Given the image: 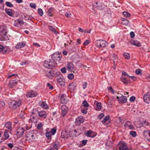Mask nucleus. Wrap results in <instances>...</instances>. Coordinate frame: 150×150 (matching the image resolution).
<instances>
[{
    "mask_svg": "<svg viewBox=\"0 0 150 150\" xmlns=\"http://www.w3.org/2000/svg\"><path fill=\"white\" fill-rule=\"evenodd\" d=\"M56 64L55 61L53 60L48 59L45 61L43 65L46 68L52 69L56 67Z\"/></svg>",
    "mask_w": 150,
    "mask_h": 150,
    "instance_id": "obj_1",
    "label": "nucleus"
},
{
    "mask_svg": "<svg viewBox=\"0 0 150 150\" xmlns=\"http://www.w3.org/2000/svg\"><path fill=\"white\" fill-rule=\"evenodd\" d=\"M21 104V100L18 101L13 100L10 103V107L13 109H16Z\"/></svg>",
    "mask_w": 150,
    "mask_h": 150,
    "instance_id": "obj_2",
    "label": "nucleus"
},
{
    "mask_svg": "<svg viewBox=\"0 0 150 150\" xmlns=\"http://www.w3.org/2000/svg\"><path fill=\"white\" fill-rule=\"evenodd\" d=\"M108 45V43L102 40H97L96 41V46L99 48L105 47Z\"/></svg>",
    "mask_w": 150,
    "mask_h": 150,
    "instance_id": "obj_3",
    "label": "nucleus"
},
{
    "mask_svg": "<svg viewBox=\"0 0 150 150\" xmlns=\"http://www.w3.org/2000/svg\"><path fill=\"white\" fill-rule=\"evenodd\" d=\"M37 110L35 109L33 110L30 115V118L29 120V122H35L37 121Z\"/></svg>",
    "mask_w": 150,
    "mask_h": 150,
    "instance_id": "obj_4",
    "label": "nucleus"
},
{
    "mask_svg": "<svg viewBox=\"0 0 150 150\" xmlns=\"http://www.w3.org/2000/svg\"><path fill=\"white\" fill-rule=\"evenodd\" d=\"M36 136L35 134L30 132L26 135V139L30 142H33L35 140Z\"/></svg>",
    "mask_w": 150,
    "mask_h": 150,
    "instance_id": "obj_5",
    "label": "nucleus"
},
{
    "mask_svg": "<svg viewBox=\"0 0 150 150\" xmlns=\"http://www.w3.org/2000/svg\"><path fill=\"white\" fill-rule=\"evenodd\" d=\"M52 60H53L54 61H55V60H56L59 62L61 59L62 56L59 53L58 54L55 53L52 55Z\"/></svg>",
    "mask_w": 150,
    "mask_h": 150,
    "instance_id": "obj_6",
    "label": "nucleus"
},
{
    "mask_svg": "<svg viewBox=\"0 0 150 150\" xmlns=\"http://www.w3.org/2000/svg\"><path fill=\"white\" fill-rule=\"evenodd\" d=\"M62 110L61 115L63 116H65L68 113L69 111L68 108L65 105H63L61 107Z\"/></svg>",
    "mask_w": 150,
    "mask_h": 150,
    "instance_id": "obj_7",
    "label": "nucleus"
},
{
    "mask_svg": "<svg viewBox=\"0 0 150 150\" xmlns=\"http://www.w3.org/2000/svg\"><path fill=\"white\" fill-rule=\"evenodd\" d=\"M118 147L120 150H127L128 149L126 143L124 142L119 143L118 145Z\"/></svg>",
    "mask_w": 150,
    "mask_h": 150,
    "instance_id": "obj_8",
    "label": "nucleus"
},
{
    "mask_svg": "<svg viewBox=\"0 0 150 150\" xmlns=\"http://www.w3.org/2000/svg\"><path fill=\"white\" fill-rule=\"evenodd\" d=\"M36 113L39 117L43 119H45L47 115V113L45 111H41L40 112H38L37 110Z\"/></svg>",
    "mask_w": 150,
    "mask_h": 150,
    "instance_id": "obj_9",
    "label": "nucleus"
},
{
    "mask_svg": "<svg viewBox=\"0 0 150 150\" xmlns=\"http://www.w3.org/2000/svg\"><path fill=\"white\" fill-rule=\"evenodd\" d=\"M24 131V128L22 127H19L17 130V136L19 137H21L23 135Z\"/></svg>",
    "mask_w": 150,
    "mask_h": 150,
    "instance_id": "obj_10",
    "label": "nucleus"
},
{
    "mask_svg": "<svg viewBox=\"0 0 150 150\" xmlns=\"http://www.w3.org/2000/svg\"><path fill=\"white\" fill-rule=\"evenodd\" d=\"M86 135L89 137L93 138L96 135V134L92 131H87L85 133Z\"/></svg>",
    "mask_w": 150,
    "mask_h": 150,
    "instance_id": "obj_11",
    "label": "nucleus"
},
{
    "mask_svg": "<svg viewBox=\"0 0 150 150\" xmlns=\"http://www.w3.org/2000/svg\"><path fill=\"white\" fill-rule=\"evenodd\" d=\"M67 68L68 70L74 72V71L75 70V69L74 65L72 63L70 62L68 63Z\"/></svg>",
    "mask_w": 150,
    "mask_h": 150,
    "instance_id": "obj_12",
    "label": "nucleus"
},
{
    "mask_svg": "<svg viewBox=\"0 0 150 150\" xmlns=\"http://www.w3.org/2000/svg\"><path fill=\"white\" fill-rule=\"evenodd\" d=\"M84 122V119L83 117L80 116H79L76 119L75 123L77 125H79L82 123Z\"/></svg>",
    "mask_w": 150,
    "mask_h": 150,
    "instance_id": "obj_13",
    "label": "nucleus"
},
{
    "mask_svg": "<svg viewBox=\"0 0 150 150\" xmlns=\"http://www.w3.org/2000/svg\"><path fill=\"white\" fill-rule=\"evenodd\" d=\"M37 95L38 93L36 92L32 91L28 93L26 96L28 97H33L36 96Z\"/></svg>",
    "mask_w": 150,
    "mask_h": 150,
    "instance_id": "obj_14",
    "label": "nucleus"
},
{
    "mask_svg": "<svg viewBox=\"0 0 150 150\" xmlns=\"http://www.w3.org/2000/svg\"><path fill=\"white\" fill-rule=\"evenodd\" d=\"M68 132L66 130H63L61 133V137L62 138L67 139L69 136Z\"/></svg>",
    "mask_w": 150,
    "mask_h": 150,
    "instance_id": "obj_15",
    "label": "nucleus"
},
{
    "mask_svg": "<svg viewBox=\"0 0 150 150\" xmlns=\"http://www.w3.org/2000/svg\"><path fill=\"white\" fill-rule=\"evenodd\" d=\"M59 75V76H58V75L57 76L58 77L57 78V82L61 85H64V78L63 76L61 77L60 75Z\"/></svg>",
    "mask_w": 150,
    "mask_h": 150,
    "instance_id": "obj_16",
    "label": "nucleus"
},
{
    "mask_svg": "<svg viewBox=\"0 0 150 150\" xmlns=\"http://www.w3.org/2000/svg\"><path fill=\"white\" fill-rule=\"evenodd\" d=\"M144 100L145 103H149L150 101V98L148 93H147L144 94Z\"/></svg>",
    "mask_w": 150,
    "mask_h": 150,
    "instance_id": "obj_17",
    "label": "nucleus"
},
{
    "mask_svg": "<svg viewBox=\"0 0 150 150\" xmlns=\"http://www.w3.org/2000/svg\"><path fill=\"white\" fill-rule=\"evenodd\" d=\"M39 105L42 108L45 109L48 108V107L47 103L45 102L40 101L39 103Z\"/></svg>",
    "mask_w": 150,
    "mask_h": 150,
    "instance_id": "obj_18",
    "label": "nucleus"
},
{
    "mask_svg": "<svg viewBox=\"0 0 150 150\" xmlns=\"http://www.w3.org/2000/svg\"><path fill=\"white\" fill-rule=\"evenodd\" d=\"M127 98L126 96H122L119 97V99L118 101L119 102L122 103H125L127 102Z\"/></svg>",
    "mask_w": 150,
    "mask_h": 150,
    "instance_id": "obj_19",
    "label": "nucleus"
},
{
    "mask_svg": "<svg viewBox=\"0 0 150 150\" xmlns=\"http://www.w3.org/2000/svg\"><path fill=\"white\" fill-rule=\"evenodd\" d=\"M24 22L23 20L21 19H18L15 21V23H14V25L16 26H18V24L21 25H23Z\"/></svg>",
    "mask_w": 150,
    "mask_h": 150,
    "instance_id": "obj_20",
    "label": "nucleus"
},
{
    "mask_svg": "<svg viewBox=\"0 0 150 150\" xmlns=\"http://www.w3.org/2000/svg\"><path fill=\"white\" fill-rule=\"evenodd\" d=\"M17 81L16 80L10 81L8 83L9 86L12 88L17 84Z\"/></svg>",
    "mask_w": 150,
    "mask_h": 150,
    "instance_id": "obj_21",
    "label": "nucleus"
},
{
    "mask_svg": "<svg viewBox=\"0 0 150 150\" xmlns=\"http://www.w3.org/2000/svg\"><path fill=\"white\" fill-rule=\"evenodd\" d=\"M109 119V115L106 116L104 118L103 120L102 121V123L105 125H108V122L109 123V121L108 120Z\"/></svg>",
    "mask_w": 150,
    "mask_h": 150,
    "instance_id": "obj_22",
    "label": "nucleus"
},
{
    "mask_svg": "<svg viewBox=\"0 0 150 150\" xmlns=\"http://www.w3.org/2000/svg\"><path fill=\"white\" fill-rule=\"evenodd\" d=\"M121 81L125 84L127 85L129 83V80L127 79L123 76H122L121 79Z\"/></svg>",
    "mask_w": 150,
    "mask_h": 150,
    "instance_id": "obj_23",
    "label": "nucleus"
},
{
    "mask_svg": "<svg viewBox=\"0 0 150 150\" xmlns=\"http://www.w3.org/2000/svg\"><path fill=\"white\" fill-rule=\"evenodd\" d=\"M49 73L50 74V76H49L50 79H52L53 76H55L60 74V73L59 72H56L55 74L54 72L51 71H49Z\"/></svg>",
    "mask_w": 150,
    "mask_h": 150,
    "instance_id": "obj_24",
    "label": "nucleus"
},
{
    "mask_svg": "<svg viewBox=\"0 0 150 150\" xmlns=\"http://www.w3.org/2000/svg\"><path fill=\"white\" fill-rule=\"evenodd\" d=\"M13 10L11 9H8L6 8L5 9V11L6 13L9 16L13 17V15H12Z\"/></svg>",
    "mask_w": 150,
    "mask_h": 150,
    "instance_id": "obj_25",
    "label": "nucleus"
},
{
    "mask_svg": "<svg viewBox=\"0 0 150 150\" xmlns=\"http://www.w3.org/2000/svg\"><path fill=\"white\" fill-rule=\"evenodd\" d=\"M66 97L64 95H62L61 97L60 101V102L63 104L66 103L67 100L66 99Z\"/></svg>",
    "mask_w": 150,
    "mask_h": 150,
    "instance_id": "obj_26",
    "label": "nucleus"
},
{
    "mask_svg": "<svg viewBox=\"0 0 150 150\" xmlns=\"http://www.w3.org/2000/svg\"><path fill=\"white\" fill-rule=\"evenodd\" d=\"M54 10V9L53 8H50L48 9L47 12V15L48 16H52L53 14V12Z\"/></svg>",
    "mask_w": 150,
    "mask_h": 150,
    "instance_id": "obj_27",
    "label": "nucleus"
},
{
    "mask_svg": "<svg viewBox=\"0 0 150 150\" xmlns=\"http://www.w3.org/2000/svg\"><path fill=\"white\" fill-rule=\"evenodd\" d=\"M25 45L26 44L24 42H20L16 45V48L17 49L21 48L24 47Z\"/></svg>",
    "mask_w": 150,
    "mask_h": 150,
    "instance_id": "obj_28",
    "label": "nucleus"
},
{
    "mask_svg": "<svg viewBox=\"0 0 150 150\" xmlns=\"http://www.w3.org/2000/svg\"><path fill=\"white\" fill-rule=\"evenodd\" d=\"M131 44L132 45L138 47H140L141 45L140 43L137 40H132L131 42Z\"/></svg>",
    "mask_w": 150,
    "mask_h": 150,
    "instance_id": "obj_29",
    "label": "nucleus"
},
{
    "mask_svg": "<svg viewBox=\"0 0 150 150\" xmlns=\"http://www.w3.org/2000/svg\"><path fill=\"white\" fill-rule=\"evenodd\" d=\"M5 127L11 131L12 130V123L11 122H8L5 125Z\"/></svg>",
    "mask_w": 150,
    "mask_h": 150,
    "instance_id": "obj_30",
    "label": "nucleus"
},
{
    "mask_svg": "<svg viewBox=\"0 0 150 150\" xmlns=\"http://www.w3.org/2000/svg\"><path fill=\"white\" fill-rule=\"evenodd\" d=\"M6 52V49L5 48L1 45H0V52L2 54H4Z\"/></svg>",
    "mask_w": 150,
    "mask_h": 150,
    "instance_id": "obj_31",
    "label": "nucleus"
},
{
    "mask_svg": "<svg viewBox=\"0 0 150 150\" xmlns=\"http://www.w3.org/2000/svg\"><path fill=\"white\" fill-rule=\"evenodd\" d=\"M8 32V30L6 28H3L2 30L1 31V35L4 36H6Z\"/></svg>",
    "mask_w": 150,
    "mask_h": 150,
    "instance_id": "obj_32",
    "label": "nucleus"
},
{
    "mask_svg": "<svg viewBox=\"0 0 150 150\" xmlns=\"http://www.w3.org/2000/svg\"><path fill=\"white\" fill-rule=\"evenodd\" d=\"M4 140H6L9 137V135L6 130H5L4 134Z\"/></svg>",
    "mask_w": 150,
    "mask_h": 150,
    "instance_id": "obj_33",
    "label": "nucleus"
},
{
    "mask_svg": "<svg viewBox=\"0 0 150 150\" xmlns=\"http://www.w3.org/2000/svg\"><path fill=\"white\" fill-rule=\"evenodd\" d=\"M48 28L50 30L53 32L54 34H57L58 33L57 32L55 28H53L52 26H48Z\"/></svg>",
    "mask_w": 150,
    "mask_h": 150,
    "instance_id": "obj_34",
    "label": "nucleus"
},
{
    "mask_svg": "<svg viewBox=\"0 0 150 150\" xmlns=\"http://www.w3.org/2000/svg\"><path fill=\"white\" fill-rule=\"evenodd\" d=\"M132 122L130 121H127L124 125V127L125 128H128L130 125L131 124Z\"/></svg>",
    "mask_w": 150,
    "mask_h": 150,
    "instance_id": "obj_35",
    "label": "nucleus"
},
{
    "mask_svg": "<svg viewBox=\"0 0 150 150\" xmlns=\"http://www.w3.org/2000/svg\"><path fill=\"white\" fill-rule=\"evenodd\" d=\"M96 106L97 109H96V110H100L101 109L102 106H101V104L100 103H96Z\"/></svg>",
    "mask_w": 150,
    "mask_h": 150,
    "instance_id": "obj_36",
    "label": "nucleus"
},
{
    "mask_svg": "<svg viewBox=\"0 0 150 150\" xmlns=\"http://www.w3.org/2000/svg\"><path fill=\"white\" fill-rule=\"evenodd\" d=\"M72 134L73 136L75 137L79 135V134L78 133L77 130L76 129H75L74 131L72 132Z\"/></svg>",
    "mask_w": 150,
    "mask_h": 150,
    "instance_id": "obj_37",
    "label": "nucleus"
},
{
    "mask_svg": "<svg viewBox=\"0 0 150 150\" xmlns=\"http://www.w3.org/2000/svg\"><path fill=\"white\" fill-rule=\"evenodd\" d=\"M52 134L51 133L49 132H47L46 134V136L49 139H51V137L52 136Z\"/></svg>",
    "mask_w": 150,
    "mask_h": 150,
    "instance_id": "obj_38",
    "label": "nucleus"
},
{
    "mask_svg": "<svg viewBox=\"0 0 150 150\" xmlns=\"http://www.w3.org/2000/svg\"><path fill=\"white\" fill-rule=\"evenodd\" d=\"M57 129L55 128H52L50 132L51 133L52 135L56 133Z\"/></svg>",
    "mask_w": 150,
    "mask_h": 150,
    "instance_id": "obj_39",
    "label": "nucleus"
},
{
    "mask_svg": "<svg viewBox=\"0 0 150 150\" xmlns=\"http://www.w3.org/2000/svg\"><path fill=\"white\" fill-rule=\"evenodd\" d=\"M124 56L125 59H129L130 58V56L129 54L127 53H125L124 54Z\"/></svg>",
    "mask_w": 150,
    "mask_h": 150,
    "instance_id": "obj_40",
    "label": "nucleus"
},
{
    "mask_svg": "<svg viewBox=\"0 0 150 150\" xmlns=\"http://www.w3.org/2000/svg\"><path fill=\"white\" fill-rule=\"evenodd\" d=\"M82 104L83 106L85 107H88L89 106V104L86 100L83 101V102Z\"/></svg>",
    "mask_w": 150,
    "mask_h": 150,
    "instance_id": "obj_41",
    "label": "nucleus"
},
{
    "mask_svg": "<svg viewBox=\"0 0 150 150\" xmlns=\"http://www.w3.org/2000/svg\"><path fill=\"white\" fill-rule=\"evenodd\" d=\"M5 4L8 7H12L13 6V4L7 1L5 3Z\"/></svg>",
    "mask_w": 150,
    "mask_h": 150,
    "instance_id": "obj_42",
    "label": "nucleus"
},
{
    "mask_svg": "<svg viewBox=\"0 0 150 150\" xmlns=\"http://www.w3.org/2000/svg\"><path fill=\"white\" fill-rule=\"evenodd\" d=\"M150 132L149 130H145L144 132V135L146 136H150Z\"/></svg>",
    "mask_w": 150,
    "mask_h": 150,
    "instance_id": "obj_43",
    "label": "nucleus"
},
{
    "mask_svg": "<svg viewBox=\"0 0 150 150\" xmlns=\"http://www.w3.org/2000/svg\"><path fill=\"white\" fill-rule=\"evenodd\" d=\"M122 21H123V23H122L123 24L125 25H127L129 23V21L126 19L124 18V19H123Z\"/></svg>",
    "mask_w": 150,
    "mask_h": 150,
    "instance_id": "obj_44",
    "label": "nucleus"
},
{
    "mask_svg": "<svg viewBox=\"0 0 150 150\" xmlns=\"http://www.w3.org/2000/svg\"><path fill=\"white\" fill-rule=\"evenodd\" d=\"M38 13L41 16H42L43 15V11L42 10L41 8H38Z\"/></svg>",
    "mask_w": 150,
    "mask_h": 150,
    "instance_id": "obj_45",
    "label": "nucleus"
},
{
    "mask_svg": "<svg viewBox=\"0 0 150 150\" xmlns=\"http://www.w3.org/2000/svg\"><path fill=\"white\" fill-rule=\"evenodd\" d=\"M130 134L133 137H135L136 136V132L134 131H132L130 132Z\"/></svg>",
    "mask_w": 150,
    "mask_h": 150,
    "instance_id": "obj_46",
    "label": "nucleus"
},
{
    "mask_svg": "<svg viewBox=\"0 0 150 150\" xmlns=\"http://www.w3.org/2000/svg\"><path fill=\"white\" fill-rule=\"evenodd\" d=\"M108 90L110 92L112 93L113 94L114 93V90L113 89L112 87H109L108 88Z\"/></svg>",
    "mask_w": 150,
    "mask_h": 150,
    "instance_id": "obj_47",
    "label": "nucleus"
},
{
    "mask_svg": "<svg viewBox=\"0 0 150 150\" xmlns=\"http://www.w3.org/2000/svg\"><path fill=\"white\" fill-rule=\"evenodd\" d=\"M142 70L140 69H138L135 71V73L137 75L141 74Z\"/></svg>",
    "mask_w": 150,
    "mask_h": 150,
    "instance_id": "obj_48",
    "label": "nucleus"
},
{
    "mask_svg": "<svg viewBox=\"0 0 150 150\" xmlns=\"http://www.w3.org/2000/svg\"><path fill=\"white\" fill-rule=\"evenodd\" d=\"M123 14L125 16L128 17H129L130 16V14L127 12L124 11L123 12Z\"/></svg>",
    "mask_w": 150,
    "mask_h": 150,
    "instance_id": "obj_49",
    "label": "nucleus"
},
{
    "mask_svg": "<svg viewBox=\"0 0 150 150\" xmlns=\"http://www.w3.org/2000/svg\"><path fill=\"white\" fill-rule=\"evenodd\" d=\"M74 75L72 74H70L68 75V77L69 79H72L74 78Z\"/></svg>",
    "mask_w": 150,
    "mask_h": 150,
    "instance_id": "obj_50",
    "label": "nucleus"
},
{
    "mask_svg": "<svg viewBox=\"0 0 150 150\" xmlns=\"http://www.w3.org/2000/svg\"><path fill=\"white\" fill-rule=\"evenodd\" d=\"M65 15L67 17L69 18L71 17V14L69 12H67L65 13Z\"/></svg>",
    "mask_w": 150,
    "mask_h": 150,
    "instance_id": "obj_51",
    "label": "nucleus"
},
{
    "mask_svg": "<svg viewBox=\"0 0 150 150\" xmlns=\"http://www.w3.org/2000/svg\"><path fill=\"white\" fill-rule=\"evenodd\" d=\"M142 124V125L144 126H148L149 125V123L148 122L145 121L144 122H143Z\"/></svg>",
    "mask_w": 150,
    "mask_h": 150,
    "instance_id": "obj_52",
    "label": "nucleus"
},
{
    "mask_svg": "<svg viewBox=\"0 0 150 150\" xmlns=\"http://www.w3.org/2000/svg\"><path fill=\"white\" fill-rule=\"evenodd\" d=\"M42 127V124L41 122H39L38 124L37 127L38 129H40Z\"/></svg>",
    "mask_w": 150,
    "mask_h": 150,
    "instance_id": "obj_53",
    "label": "nucleus"
},
{
    "mask_svg": "<svg viewBox=\"0 0 150 150\" xmlns=\"http://www.w3.org/2000/svg\"><path fill=\"white\" fill-rule=\"evenodd\" d=\"M61 71L63 73H65L67 72L66 68L65 67H63L61 69Z\"/></svg>",
    "mask_w": 150,
    "mask_h": 150,
    "instance_id": "obj_54",
    "label": "nucleus"
},
{
    "mask_svg": "<svg viewBox=\"0 0 150 150\" xmlns=\"http://www.w3.org/2000/svg\"><path fill=\"white\" fill-rule=\"evenodd\" d=\"M30 6L32 8H35L36 7V5L35 3H31L30 4Z\"/></svg>",
    "mask_w": 150,
    "mask_h": 150,
    "instance_id": "obj_55",
    "label": "nucleus"
},
{
    "mask_svg": "<svg viewBox=\"0 0 150 150\" xmlns=\"http://www.w3.org/2000/svg\"><path fill=\"white\" fill-rule=\"evenodd\" d=\"M104 116V114L103 113H101L98 116V118L99 119H101Z\"/></svg>",
    "mask_w": 150,
    "mask_h": 150,
    "instance_id": "obj_56",
    "label": "nucleus"
},
{
    "mask_svg": "<svg viewBox=\"0 0 150 150\" xmlns=\"http://www.w3.org/2000/svg\"><path fill=\"white\" fill-rule=\"evenodd\" d=\"M87 82H85L83 84L82 86L83 87V89H85L86 88L87 86Z\"/></svg>",
    "mask_w": 150,
    "mask_h": 150,
    "instance_id": "obj_57",
    "label": "nucleus"
},
{
    "mask_svg": "<svg viewBox=\"0 0 150 150\" xmlns=\"http://www.w3.org/2000/svg\"><path fill=\"white\" fill-rule=\"evenodd\" d=\"M5 104L4 102L3 101H0V108L4 107L5 106Z\"/></svg>",
    "mask_w": 150,
    "mask_h": 150,
    "instance_id": "obj_58",
    "label": "nucleus"
},
{
    "mask_svg": "<svg viewBox=\"0 0 150 150\" xmlns=\"http://www.w3.org/2000/svg\"><path fill=\"white\" fill-rule=\"evenodd\" d=\"M135 100V98L134 96H132L129 98V100L131 102H133Z\"/></svg>",
    "mask_w": 150,
    "mask_h": 150,
    "instance_id": "obj_59",
    "label": "nucleus"
},
{
    "mask_svg": "<svg viewBox=\"0 0 150 150\" xmlns=\"http://www.w3.org/2000/svg\"><path fill=\"white\" fill-rule=\"evenodd\" d=\"M89 41L88 40H86V41L83 43V45L85 46H86L89 44Z\"/></svg>",
    "mask_w": 150,
    "mask_h": 150,
    "instance_id": "obj_60",
    "label": "nucleus"
},
{
    "mask_svg": "<svg viewBox=\"0 0 150 150\" xmlns=\"http://www.w3.org/2000/svg\"><path fill=\"white\" fill-rule=\"evenodd\" d=\"M47 86L48 87H49V88L50 89H52L53 88V87L49 83H47Z\"/></svg>",
    "mask_w": 150,
    "mask_h": 150,
    "instance_id": "obj_61",
    "label": "nucleus"
},
{
    "mask_svg": "<svg viewBox=\"0 0 150 150\" xmlns=\"http://www.w3.org/2000/svg\"><path fill=\"white\" fill-rule=\"evenodd\" d=\"M130 37L132 38H134L135 35L134 33L133 32H131L130 33Z\"/></svg>",
    "mask_w": 150,
    "mask_h": 150,
    "instance_id": "obj_62",
    "label": "nucleus"
},
{
    "mask_svg": "<svg viewBox=\"0 0 150 150\" xmlns=\"http://www.w3.org/2000/svg\"><path fill=\"white\" fill-rule=\"evenodd\" d=\"M87 140H83L82 142V143L83 145H85L86 144Z\"/></svg>",
    "mask_w": 150,
    "mask_h": 150,
    "instance_id": "obj_63",
    "label": "nucleus"
},
{
    "mask_svg": "<svg viewBox=\"0 0 150 150\" xmlns=\"http://www.w3.org/2000/svg\"><path fill=\"white\" fill-rule=\"evenodd\" d=\"M128 128L130 129H134V127L132 125V123L129 126Z\"/></svg>",
    "mask_w": 150,
    "mask_h": 150,
    "instance_id": "obj_64",
    "label": "nucleus"
}]
</instances>
